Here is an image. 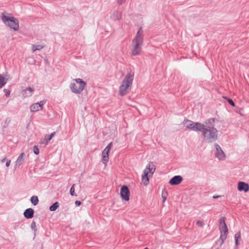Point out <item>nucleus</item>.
I'll return each instance as SVG.
<instances>
[{"label": "nucleus", "instance_id": "18", "mask_svg": "<svg viewBox=\"0 0 249 249\" xmlns=\"http://www.w3.org/2000/svg\"><path fill=\"white\" fill-rule=\"evenodd\" d=\"M6 82H7V79H6V77L3 75H0V89L6 83Z\"/></svg>", "mask_w": 249, "mask_h": 249}, {"label": "nucleus", "instance_id": "29", "mask_svg": "<svg viewBox=\"0 0 249 249\" xmlns=\"http://www.w3.org/2000/svg\"><path fill=\"white\" fill-rule=\"evenodd\" d=\"M117 1L119 4L121 5L124 3L125 1V0H117Z\"/></svg>", "mask_w": 249, "mask_h": 249}, {"label": "nucleus", "instance_id": "17", "mask_svg": "<svg viewBox=\"0 0 249 249\" xmlns=\"http://www.w3.org/2000/svg\"><path fill=\"white\" fill-rule=\"evenodd\" d=\"M44 48V46L42 45H32V49L33 52L37 50H40Z\"/></svg>", "mask_w": 249, "mask_h": 249}, {"label": "nucleus", "instance_id": "7", "mask_svg": "<svg viewBox=\"0 0 249 249\" xmlns=\"http://www.w3.org/2000/svg\"><path fill=\"white\" fill-rule=\"evenodd\" d=\"M219 230L221 233L219 238L220 245H222L227 238L228 233V228L224 218H221L220 220Z\"/></svg>", "mask_w": 249, "mask_h": 249}, {"label": "nucleus", "instance_id": "12", "mask_svg": "<svg viewBox=\"0 0 249 249\" xmlns=\"http://www.w3.org/2000/svg\"><path fill=\"white\" fill-rule=\"evenodd\" d=\"M182 180V178L180 176H176L172 178L169 180V184L172 185H176L180 183Z\"/></svg>", "mask_w": 249, "mask_h": 249}, {"label": "nucleus", "instance_id": "1", "mask_svg": "<svg viewBox=\"0 0 249 249\" xmlns=\"http://www.w3.org/2000/svg\"><path fill=\"white\" fill-rule=\"evenodd\" d=\"M184 126L188 129L194 131H201L205 141L211 142L217 138V130L213 127L210 130L207 129L205 126L198 123H194L191 121L187 120L183 123Z\"/></svg>", "mask_w": 249, "mask_h": 249}, {"label": "nucleus", "instance_id": "22", "mask_svg": "<svg viewBox=\"0 0 249 249\" xmlns=\"http://www.w3.org/2000/svg\"><path fill=\"white\" fill-rule=\"evenodd\" d=\"M55 134V132H53L48 136V138H45V144H48L49 142L53 138V137L54 136Z\"/></svg>", "mask_w": 249, "mask_h": 249}, {"label": "nucleus", "instance_id": "21", "mask_svg": "<svg viewBox=\"0 0 249 249\" xmlns=\"http://www.w3.org/2000/svg\"><path fill=\"white\" fill-rule=\"evenodd\" d=\"M235 244L236 246L239 245V241L241 239V233L240 232H237L235 234Z\"/></svg>", "mask_w": 249, "mask_h": 249}, {"label": "nucleus", "instance_id": "26", "mask_svg": "<svg viewBox=\"0 0 249 249\" xmlns=\"http://www.w3.org/2000/svg\"><path fill=\"white\" fill-rule=\"evenodd\" d=\"M34 152L36 155H38L39 153L38 148L36 145L34 146Z\"/></svg>", "mask_w": 249, "mask_h": 249}, {"label": "nucleus", "instance_id": "20", "mask_svg": "<svg viewBox=\"0 0 249 249\" xmlns=\"http://www.w3.org/2000/svg\"><path fill=\"white\" fill-rule=\"evenodd\" d=\"M58 207L59 203L58 202H56L50 207L49 209L51 211H54L58 208Z\"/></svg>", "mask_w": 249, "mask_h": 249}, {"label": "nucleus", "instance_id": "4", "mask_svg": "<svg viewBox=\"0 0 249 249\" xmlns=\"http://www.w3.org/2000/svg\"><path fill=\"white\" fill-rule=\"evenodd\" d=\"M2 22L10 29L17 31L19 29L18 20L9 14H2L1 17Z\"/></svg>", "mask_w": 249, "mask_h": 249}, {"label": "nucleus", "instance_id": "8", "mask_svg": "<svg viewBox=\"0 0 249 249\" xmlns=\"http://www.w3.org/2000/svg\"><path fill=\"white\" fill-rule=\"evenodd\" d=\"M112 147V143L110 142L102 152V162L106 165L109 160V153Z\"/></svg>", "mask_w": 249, "mask_h": 249}, {"label": "nucleus", "instance_id": "34", "mask_svg": "<svg viewBox=\"0 0 249 249\" xmlns=\"http://www.w3.org/2000/svg\"><path fill=\"white\" fill-rule=\"evenodd\" d=\"M213 197H214V198H217V197H218V196H213Z\"/></svg>", "mask_w": 249, "mask_h": 249}, {"label": "nucleus", "instance_id": "19", "mask_svg": "<svg viewBox=\"0 0 249 249\" xmlns=\"http://www.w3.org/2000/svg\"><path fill=\"white\" fill-rule=\"evenodd\" d=\"M31 201L34 205H36L38 203V198L37 196H33L31 198Z\"/></svg>", "mask_w": 249, "mask_h": 249}, {"label": "nucleus", "instance_id": "30", "mask_svg": "<svg viewBox=\"0 0 249 249\" xmlns=\"http://www.w3.org/2000/svg\"><path fill=\"white\" fill-rule=\"evenodd\" d=\"M75 204L77 206H79L81 204V202L79 200H76Z\"/></svg>", "mask_w": 249, "mask_h": 249}, {"label": "nucleus", "instance_id": "11", "mask_svg": "<svg viewBox=\"0 0 249 249\" xmlns=\"http://www.w3.org/2000/svg\"><path fill=\"white\" fill-rule=\"evenodd\" d=\"M44 104L43 101H40L39 103H35L30 107V110L31 112H36L42 109V106Z\"/></svg>", "mask_w": 249, "mask_h": 249}, {"label": "nucleus", "instance_id": "9", "mask_svg": "<svg viewBox=\"0 0 249 249\" xmlns=\"http://www.w3.org/2000/svg\"><path fill=\"white\" fill-rule=\"evenodd\" d=\"M120 195L122 199L127 201L129 200L130 192L126 186L124 185L121 187Z\"/></svg>", "mask_w": 249, "mask_h": 249}, {"label": "nucleus", "instance_id": "35", "mask_svg": "<svg viewBox=\"0 0 249 249\" xmlns=\"http://www.w3.org/2000/svg\"><path fill=\"white\" fill-rule=\"evenodd\" d=\"M144 249H149L147 248H145Z\"/></svg>", "mask_w": 249, "mask_h": 249}, {"label": "nucleus", "instance_id": "2", "mask_svg": "<svg viewBox=\"0 0 249 249\" xmlns=\"http://www.w3.org/2000/svg\"><path fill=\"white\" fill-rule=\"evenodd\" d=\"M143 32L142 28H140L132 42L131 53L133 55H138L141 54Z\"/></svg>", "mask_w": 249, "mask_h": 249}, {"label": "nucleus", "instance_id": "13", "mask_svg": "<svg viewBox=\"0 0 249 249\" xmlns=\"http://www.w3.org/2000/svg\"><path fill=\"white\" fill-rule=\"evenodd\" d=\"M238 190L239 191L247 192L249 190V185L244 182L240 181L238 184Z\"/></svg>", "mask_w": 249, "mask_h": 249}, {"label": "nucleus", "instance_id": "32", "mask_svg": "<svg viewBox=\"0 0 249 249\" xmlns=\"http://www.w3.org/2000/svg\"><path fill=\"white\" fill-rule=\"evenodd\" d=\"M10 163H11V160H8L6 163V166L7 167H9L10 164Z\"/></svg>", "mask_w": 249, "mask_h": 249}, {"label": "nucleus", "instance_id": "31", "mask_svg": "<svg viewBox=\"0 0 249 249\" xmlns=\"http://www.w3.org/2000/svg\"><path fill=\"white\" fill-rule=\"evenodd\" d=\"M36 227V223L35 222H33L31 224L32 228L34 229H35Z\"/></svg>", "mask_w": 249, "mask_h": 249}, {"label": "nucleus", "instance_id": "10", "mask_svg": "<svg viewBox=\"0 0 249 249\" xmlns=\"http://www.w3.org/2000/svg\"><path fill=\"white\" fill-rule=\"evenodd\" d=\"M215 147L216 149V157L219 160H224L225 159V155L220 146L218 144H215Z\"/></svg>", "mask_w": 249, "mask_h": 249}, {"label": "nucleus", "instance_id": "14", "mask_svg": "<svg viewBox=\"0 0 249 249\" xmlns=\"http://www.w3.org/2000/svg\"><path fill=\"white\" fill-rule=\"evenodd\" d=\"M25 154L24 153H21L18 157L17 160L15 162V168H17L19 167L24 160Z\"/></svg>", "mask_w": 249, "mask_h": 249}, {"label": "nucleus", "instance_id": "15", "mask_svg": "<svg viewBox=\"0 0 249 249\" xmlns=\"http://www.w3.org/2000/svg\"><path fill=\"white\" fill-rule=\"evenodd\" d=\"M34 211L32 208L26 209L24 212V216L28 218H31L34 216Z\"/></svg>", "mask_w": 249, "mask_h": 249}, {"label": "nucleus", "instance_id": "33", "mask_svg": "<svg viewBox=\"0 0 249 249\" xmlns=\"http://www.w3.org/2000/svg\"><path fill=\"white\" fill-rule=\"evenodd\" d=\"M5 160H6V158H4L3 159H2V160H1V162H3Z\"/></svg>", "mask_w": 249, "mask_h": 249}, {"label": "nucleus", "instance_id": "6", "mask_svg": "<svg viewBox=\"0 0 249 249\" xmlns=\"http://www.w3.org/2000/svg\"><path fill=\"white\" fill-rule=\"evenodd\" d=\"M86 83L82 79L77 78L73 79L70 85V89L71 91L75 93H80L86 87Z\"/></svg>", "mask_w": 249, "mask_h": 249}, {"label": "nucleus", "instance_id": "3", "mask_svg": "<svg viewBox=\"0 0 249 249\" xmlns=\"http://www.w3.org/2000/svg\"><path fill=\"white\" fill-rule=\"evenodd\" d=\"M133 79V73L130 72L126 74L119 87L120 95H125L129 92L131 89Z\"/></svg>", "mask_w": 249, "mask_h": 249}, {"label": "nucleus", "instance_id": "27", "mask_svg": "<svg viewBox=\"0 0 249 249\" xmlns=\"http://www.w3.org/2000/svg\"><path fill=\"white\" fill-rule=\"evenodd\" d=\"M3 91L5 92V94L6 97L9 96L10 94V91L7 89H4Z\"/></svg>", "mask_w": 249, "mask_h": 249}, {"label": "nucleus", "instance_id": "5", "mask_svg": "<svg viewBox=\"0 0 249 249\" xmlns=\"http://www.w3.org/2000/svg\"><path fill=\"white\" fill-rule=\"evenodd\" d=\"M156 170L154 163L150 162L143 171L142 177V182L144 186H147L149 183V178H151Z\"/></svg>", "mask_w": 249, "mask_h": 249}, {"label": "nucleus", "instance_id": "23", "mask_svg": "<svg viewBox=\"0 0 249 249\" xmlns=\"http://www.w3.org/2000/svg\"><path fill=\"white\" fill-rule=\"evenodd\" d=\"M167 192H163L162 193V194H161V197H162V202L163 203H164L165 201H166V198H167Z\"/></svg>", "mask_w": 249, "mask_h": 249}, {"label": "nucleus", "instance_id": "28", "mask_svg": "<svg viewBox=\"0 0 249 249\" xmlns=\"http://www.w3.org/2000/svg\"><path fill=\"white\" fill-rule=\"evenodd\" d=\"M227 100H228V102H229V103L231 105L232 107L235 106V104L234 103L233 101L231 99L228 98Z\"/></svg>", "mask_w": 249, "mask_h": 249}, {"label": "nucleus", "instance_id": "24", "mask_svg": "<svg viewBox=\"0 0 249 249\" xmlns=\"http://www.w3.org/2000/svg\"><path fill=\"white\" fill-rule=\"evenodd\" d=\"M74 184H73L70 189V194L72 196H77V195L75 193Z\"/></svg>", "mask_w": 249, "mask_h": 249}, {"label": "nucleus", "instance_id": "16", "mask_svg": "<svg viewBox=\"0 0 249 249\" xmlns=\"http://www.w3.org/2000/svg\"><path fill=\"white\" fill-rule=\"evenodd\" d=\"M34 89L31 87H29L27 88L26 89L23 91L24 93L23 95L26 97L28 96H31L32 94V93L34 92Z\"/></svg>", "mask_w": 249, "mask_h": 249}, {"label": "nucleus", "instance_id": "25", "mask_svg": "<svg viewBox=\"0 0 249 249\" xmlns=\"http://www.w3.org/2000/svg\"><path fill=\"white\" fill-rule=\"evenodd\" d=\"M196 224L199 227L202 228L204 226V223H203V221H202L200 220H196Z\"/></svg>", "mask_w": 249, "mask_h": 249}]
</instances>
